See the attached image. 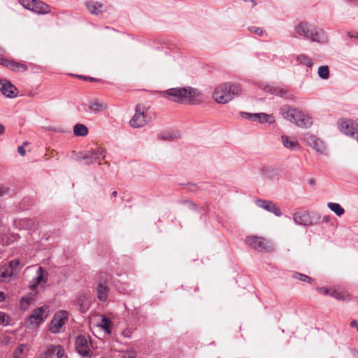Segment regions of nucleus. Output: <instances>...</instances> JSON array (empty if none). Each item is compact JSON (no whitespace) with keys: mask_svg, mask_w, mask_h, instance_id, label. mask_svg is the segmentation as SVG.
Masks as SVG:
<instances>
[{"mask_svg":"<svg viewBox=\"0 0 358 358\" xmlns=\"http://www.w3.org/2000/svg\"><path fill=\"white\" fill-rule=\"evenodd\" d=\"M9 317L6 315L4 313L0 311V324H3L4 326L8 325L9 322Z\"/></svg>","mask_w":358,"mask_h":358,"instance_id":"nucleus-40","label":"nucleus"},{"mask_svg":"<svg viewBox=\"0 0 358 358\" xmlns=\"http://www.w3.org/2000/svg\"><path fill=\"white\" fill-rule=\"evenodd\" d=\"M163 96L174 102L191 105H199L202 103L203 99L201 92L196 88L191 87L170 88L161 92Z\"/></svg>","mask_w":358,"mask_h":358,"instance_id":"nucleus-1","label":"nucleus"},{"mask_svg":"<svg viewBox=\"0 0 358 358\" xmlns=\"http://www.w3.org/2000/svg\"><path fill=\"white\" fill-rule=\"evenodd\" d=\"M97 298L101 301H106L108 299V287L106 285L99 283L96 288Z\"/></svg>","mask_w":358,"mask_h":358,"instance_id":"nucleus-23","label":"nucleus"},{"mask_svg":"<svg viewBox=\"0 0 358 358\" xmlns=\"http://www.w3.org/2000/svg\"><path fill=\"white\" fill-rule=\"evenodd\" d=\"M5 131V127L3 124H0V135H2Z\"/></svg>","mask_w":358,"mask_h":358,"instance_id":"nucleus-54","label":"nucleus"},{"mask_svg":"<svg viewBox=\"0 0 358 358\" xmlns=\"http://www.w3.org/2000/svg\"><path fill=\"white\" fill-rule=\"evenodd\" d=\"M297 62L307 67H312L313 65V60L306 55H300L296 57Z\"/></svg>","mask_w":358,"mask_h":358,"instance_id":"nucleus-29","label":"nucleus"},{"mask_svg":"<svg viewBox=\"0 0 358 358\" xmlns=\"http://www.w3.org/2000/svg\"><path fill=\"white\" fill-rule=\"evenodd\" d=\"M11 189L9 187L6 185H1L0 187V196H3L6 195H10Z\"/></svg>","mask_w":358,"mask_h":358,"instance_id":"nucleus-39","label":"nucleus"},{"mask_svg":"<svg viewBox=\"0 0 358 358\" xmlns=\"http://www.w3.org/2000/svg\"><path fill=\"white\" fill-rule=\"evenodd\" d=\"M67 320L68 313L66 311L62 310L57 313L50 322L49 330L53 334L59 333Z\"/></svg>","mask_w":358,"mask_h":358,"instance_id":"nucleus-12","label":"nucleus"},{"mask_svg":"<svg viewBox=\"0 0 358 358\" xmlns=\"http://www.w3.org/2000/svg\"><path fill=\"white\" fill-rule=\"evenodd\" d=\"M348 35L350 38H358V32L357 31H349Z\"/></svg>","mask_w":358,"mask_h":358,"instance_id":"nucleus-47","label":"nucleus"},{"mask_svg":"<svg viewBox=\"0 0 358 358\" xmlns=\"http://www.w3.org/2000/svg\"><path fill=\"white\" fill-rule=\"evenodd\" d=\"M264 90L266 92L270 93L271 94H274L276 96H279L280 97H284L287 94V90L278 87V86H273L271 85H266Z\"/></svg>","mask_w":358,"mask_h":358,"instance_id":"nucleus-21","label":"nucleus"},{"mask_svg":"<svg viewBox=\"0 0 358 358\" xmlns=\"http://www.w3.org/2000/svg\"><path fill=\"white\" fill-rule=\"evenodd\" d=\"M189 189L192 192H196L197 189V186L194 184H189Z\"/></svg>","mask_w":358,"mask_h":358,"instance_id":"nucleus-51","label":"nucleus"},{"mask_svg":"<svg viewBox=\"0 0 358 358\" xmlns=\"http://www.w3.org/2000/svg\"><path fill=\"white\" fill-rule=\"evenodd\" d=\"M317 74L320 78L327 80L329 78V69L328 66H321L319 67Z\"/></svg>","mask_w":358,"mask_h":358,"instance_id":"nucleus-30","label":"nucleus"},{"mask_svg":"<svg viewBox=\"0 0 358 358\" xmlns=\"http://www.w3.org/2000/svg\"><path fill=\"white\" fill-rule=\"evenodd\" d=\"M293 278L303 282H307L308 283L312 282V278L310 276L300 273L293 274Z\"/></svg>","mask_w":358,"mask_h":358,"instance_id":"nucleus-34","label":"nucleus"},{"mask_svg":"<svg viewBox=\"0 0 358 358\" xmlns=\"http://www.w3.org/2000/svg\"><path fill=\"white\" fill-rule=\"evenodd\" d=\"M293 220L296 224L303 226H310L315 224L317 221H314L308 211L296 212L293 215Z\"/></svg>","mask_w":358,"mask_h":358,"instance_id":"nucleus-14","label":"nucleus"},{"mask_svg":"<svg viewBox=\"0 0 358 358\" xmlns=\"http://www.w3.org/2000/svg\"><path fill=\"white\" fill-rule=\"evenodd\" d=\"M117 289L120 293H123V294L129 293L128 285L127 284H123L121 286H117Z\"/></svg>","mask_w":358,"mask_h":358,"instance_id":"nucleus-42","label":"nucleus"},{"mask_svg":"<svg viewBox=\"0 0 358 358\" xmlns=\"http://www.w3.org/2000/svg\"><path fill=\"white\" fill-rule=\"evenodd\" d=\"M255 203L258 207L273 213L277 217H280L282 215L280 208L271 201L257 199L255 201Z\"/></svg>","mask_w":358,"mask_h":358,"instance_id":"nucleus-15","label":"nucleus"},{"mask_svg":"<svg viewBox=\"0 0 358 358\" xmlns=\"http://www.w3.org/2000/svg\"><path fill=\"white\" fill-rule=\"evenodd\" d=\"M42 354H45L48 358H62L64 354V350L61 345H50Z\"/></svg>","mask_w":358,"mask_h":358,"instance_id":"nucleus-18","label":"nucleus"},{"mask_svg":"<svg viewBox=\"0 0 358 358\" xmlns=\"http://www.w3.org/2000/svg\"><path fill=\"white\" fill-rule=\"evenodd\" d=\"M117 194V192L116 191H113L112 192V196L115 197Z\"/></svg>","mask_w":358,"mask_h":358,"instance_id":"nucleus-57","label":"nucleus"},{"mask_svg":"<svg viewBox=\"0 0 358 358\" xmlns=\"http://www.w3.org/2000/svg\"><path fill=\"white\" fill-rule=\"evenodd\" d=\"M98 327L102 328L106 334H110L112 331V322L110 318L102 316L101 321L98 324Z\"/></svg>","mask_w":358,"mask_h":358,"instance_id":"nucleus-25","label":"nucleus"},{"mask_svg":"<svg viewBox=\"0 0 358 358\" xmlns=\"http://www.w3.org/2000/svg\"><path fill=\"white\" fill-rule=\"evenodd\" d=\"M10 267H15V266L18 265L19 264V261L18 260H12L10 262Z\"/></svg>","mask_w":358,"mask_h":358,"instance_id":"nucleus-50","label":"nucleus"},{"mask_svg":"<svg viewBox=\"0 0 358 358\" xmlns=\"http://www.w3.org/2000/svg\"><path fill=\"white\" fill-rule=\"evenodd\" d=\"M147 123L145 115L141 107L137 105L135 108V114L129 121V124L132 128L138 129L143 127Z\"/></svg>","mask_w":358,"mask_h":358,"instance_id":"nucleus-13","label":"nucleus"},{"mask_svg":"<svg viewBox=\"0 0 358 358\" xmlns=\"http://www.w3.org/2000/svg\"><path fill=\"white\" fill-rule=\"evenodd\" d=\"M85 6L89 12L96 16L102 15L103 12L105 10V6L103 3L95 1H90L85 2Z\"/></svg>","mask_w":358,"mask_h":358,"instance_id":"nucleus-17","label":"nucleus"},{"mask_svg":"<svg viewBox=\"0 0 358 358\" xmlns=\"http://www.w3.org/2000/svg\"><path fill=\"white\" fill-rule=\"evenodd\" d=\"M340 131L358 141V124L350 119L342 118L338 122Z\"/></svg>","mask_w":358,"mask_h":358,"instance_id":"nucleus-9","label":"nucleus"},{"mask_svg":"<svg viewBox=\"0 0 358 358\" xmlns=\"http://www.w3.org/2000/svg\"><path fill=\"white\" fill-rule=\"evenodd\" d=\"M187 204L189 205V207L192 209H194L196 208V204L193 202L189 201L187 202Z\"/></svg>","mask_w":358,"mask_h":358,"instance_id":"nucleus-53","label":"nucleus"},{"mask_svg":"<svg viewBox=\"0 0 358 358\" xmlns=\"http://www.w3.org/2000/svg\"><path fill=\"white\" fill-rule=\"evenodd\" d=\"M34 301V298L31 294H27L21 299V304L22 306H24V303L26 305H29Z\"/></svg>","mask_w":358,"mask_h":358,"instance_id":"nucleus-37","label":"nucleus"},{"mask_svg":"<svg viewBox=\"0 0 358 358\" xmlns=\"http://www.w3.org/2000/svg\"><path fill=\"white\" fill-rule=\"evenodd\" d=\"M295 31L299 36L314 42H324L326 39L324 31L306 22H301L295 27Z\"/></svg>","mask_w":358,"mask_h":358,"instance_id":"nucleus-4","label":"nucleus"},{"mask_svg":"<svg viewBox=\"0 0 358 358\" xmlns=\"http://www.w3.org/2000/svg\"><path fill=\"white\" fill-rule=\"evenodd\" d=\"M133 333L134 329L132 328L128 327L122 331V335L125 338H131Z\"/></svg>","mask_w":358,"mask_h":358,"instance_id":"nucleus-41","label":"nucleus"},{"mask_svg":"<svg viewBox=\"0 0 358 358\" xmlns=\"http://www.w3.org/2000/svg\"><path fill=\"white\" fill-rule=\"evenodd\" d=\"M178 132L174 133H166L163 134H160L159 136V138L163 139V140H171L178 136Z\"/></svg>","mask_w":358,"mask_h":358,"instance_id":"nucleus-35","label":"nucleus"},{"mask_svg":"<svg viewBox=\"0 0 358 358\" xmlns=\"http://www.w3.org/2000/svg\"><path fill=\"white\" fill-rule=\"evenodd\" d=\"M0 90L8 98H14L17 95V89L9 81L0 80Z\"/></svg>","mask_w":358,"mask_h":358,"instance_id":"nucleus-16","label":"nucleus"},{"mask_svg":"<svg viewBox=\"0 0 358 358\" xmlns=\"http://www.w3.org/2000/svg\"><path fill=\"white\" fill-rule=\"evenodd\" d=\"M241 116L243 119H247V120H250V118L252 117V113H247V112H241Z\"/></svg>","mask_w":358,"mask_h":358,"instance_id":"nucleus-45","label":"nucleus"},{"mask_svg":"<svg viewBox=\"0 0 358 358\" xmlns=\"http://www.w3.org/2000/svg\"><path fill=\"white\" fill-rule=\"evenodd\" d=\"M280 111L285 119L294 123L299 127L308 128L313 124L311 117L297 108L284 106Z\"/></svg>","mask_w":358,"mask_h":358,"instance_id":"nucleus-3","label":"nucleus"},{"mask_svg":"<svg viewBox=\"0 0 358 358\" xmlns=\"http://www.w3.org/2000/svg\"><path fill=\"white\" fill-rule=\"evenodd\" d=\"M245 243L252 246L254 249L259 252H270L272 250V245L270 242L259 236H248L245 239Z\"/></svg>","mask_w":358,"mask_h":358,"instance_id":"nucleus-10","label":"nucleus"},{"mask_svg":"<svg viewBox=\"0 0 358 358\" xmlns=\"http://www.w3.org/2000/svg\"><path fill=\"white\" fill-rule=\"evenodd\" d=\"M47 130L48 131H57V129L52 127H49L47 128Z\"/></svg>","mask_w":358,"mask_h":358,"instance_id":"nucleus-56","label":"nucleus"},{"mask_svg":"<svg viewBox=\"0 0 358 358\" xmlns=\"http://www.w3.org/2000/svg\"><path fill=\"white\" fill-rule=\"evenodd\" d=\"M12 273L9 268H0V281L7 282L10 280Z\"/></svg>","mask_w":358,"mask_h":358,"instance_id":"nucleus-31","label":"nucleus"},{"mask_svg":"<svg viewBox=\"0 0 358 358\" xmlns=\"http://www.w3.org/2000/svg\"><path fill=\"white\" fill-rule=\"evenodd\" d=\"M73 133L76 136H85L88 134L87 127L83 124H77L73 127Z\"/></svg>","mask_w":358,"mask_h":358,"instance_id":"nucleus-26","label":"nucleus"},{"mask_svg":"<svg viewBox=\"0 0 358 358\" xmlns=\"http://www.w3.org/2000/svg\"><path fill=\"white\" fill-rule=\"evenodd\" d=\"M241 91L240 84L227 83L217 86L213 92V96L217 103L224 104L238 96Z\"/></svg>","mask_w":358,"mask_h":358,"instance_id":"nucleus-2","label":"nucleus"},{"mask_svg":"<svg viewBox=\"0 0 358 358\" xmlns=\"http://www.w3.org/2000/svg\"><path fill=\"white\" fill-rule=\"evenodd\" d=\"M136 353L134 350H127L124 352L121 355L122 358H136Z\"/></svg>","mask_w":358,"mask_h":358,"instance_id":"nucleus-38","label":"nucleus"},{"mask_svg":"<svg viewBox=\"0 0 358 358\" xmlns=\"http://www.w3.org/2000/svg\"><path fill=\"white\" fill-rule=\"evenodd\" d=\"M106 151L100 147L76 153V160L85 161V164H100L105 158Z\"/></svg>","mask_w":358,"mask_h":358,"instance_id":"nucleus-5","label":"nucleus"},{"mask_svg":"<svg viewBox=\"0 0 358 358\" xmlns=\"http://www.w3.org/2000/svg\"><path fill=\"white\" fill-rule=\"evenodd\" d=\"M49 308L48 306H42L34 309L32 313L25 320V323L29 328H34L42 323L48 316Z\"/></svg>","mask_w":358,"mask_h":358,"instance_id":"nucleus-7","label":"nucleus"},{"mask_svg":"<svg viewBox=\"0 0 358 358\" xmlns=\"http://www.w3.org/2000/svg\"><path fill=\"white\" fill-rule=\"evenodd\" d=\"M47 272L41 267H38L36 271V276L31 280L33 286H36L41 282H46L47 281Z\"/></svg>","mask_w":358,"mask_h":358,"instance_id":"nucleus-22","label":"nucleus"},{"mask_svg":"<svg viewBox=\"0 0 358 358\" xmlns=\"http://www.w3.org/2000/svg\"><path fill=\"white\" fill-rule=\"evenodd\" d=\"M330 296L334 297V299L337 300H342L345 301L348 300L349 296L347 294H345L343 293L339 292L336 290H331L330 292Z\"/></svg>","mask_w":358,"mask_h":358,"instance_id":"nucleus-32","label":"nucleus"},{"mask_svg":"<svg viewBox=\"0 0 358 358\" xmlns=\"http://www.w3.org/2000/svg\"><path fill=\"white\" fill-rule=\"evenodd\" d=\"M248 30L257 36H262L264 35V31L260 28L255 26H250L248 27Z\"/></svg>","mask_w":358,"mask_h":358,"instance_id":"nucleus-36","label":"nucleus"},{"mask_svg":"<svg viewBox=\"0 0 358 358\" xmlns=\"http://www.w3.org/2000/svg\"><path fill=\"white\" fill-rule=\"evenodd\" d=\"M327 206L338 216L342 215L345 213L344 208H342L339 203L329 202L328 203Z\"/></svg>","mask_w":358,"mask_h":358,"instance_id":"nucleus-28","label":"nucleus"},{"mask_svg":"<svg viewBox=\"0 0 358 358\" xmlns=\"http://www.w3.org/2000/svg\"><path fill=\"white\" fill-rule=\"evenodd\" d=\"M257 122L261 124L268 123L271 124L275 122V118L273 115H269L265 113H259Z\"/></svg>","mask_w":358,"mask_h":358,"instance_id":"nucleus-27","label":"nucleus"},{"mask_svg":"<svg viewBox=\"0 0 358 358\" xmlns=\"http://www.w3.org/2000/svg\"><path fill=\"white\" fill-rule=\"evenodd\" d=\"M89 108L94 113H99L106 110L107 108V105L103 102L94 100L90 103Z\"/></svg>","mask_w":358,"mask_h":358,"instance_id":"nucleus-24","label":"nucleus"},{"mask_svg":"<svg viewBox=\"0 0 358 358\" xmlns=\"http://www.w3.org/2000/svg\"><path fill=\"white\" fill-rule=\"evenodd\" d=\"M314 183H315L314 180H313V179L310 180V185H313Z\"/></svg>","mask_w":358,"mask_h":358,"instance_id":"nucleus-59","label":"nucleus"},{"mask_svg":"<svg viewBox=\"0 0 358 358\" xmlns=\"http://www.w3.org/2000/svg\"><path fill=\"white\" fill-rule=\"evenodd\" d=\"M92 341L89 335L80 334L75 339V349L82 358H92Z\"/></svg>","mask_w":358,"mask_h":358,"instance_id":"nucleus-6","label":"nucleus"},{"mask_svg":"<svg viewBox=\"0 0 358 358\" xmlns=\"http://www.w3.org/2000/svg\"><path fill=\"white\" fill-rule=\"evenodd\" d=\"M17 152L22 156H24L26 154V150L23 145H20L17 148Z\"/></svg>","mask_w":358,"mask_h":358,"instance_id":"nucleus-46","label":"nucleus"},{"mask_svg":"<svg viewBox=\"0 0 358 358\" xmlns=\"http://www.w3.org/2000/svg\"><path fill=\"white\" fill-rule=\"evenodd\" d=\"M282 145L287 149L292 151L300 150V145L297 141L294 138H289L285 135L281 136Z\"/></svg>","mask_w":358,"mask_h":358,"instance_id":"nucleus-20","label":"nucleus"},{"mask_svg":"<svg viewBox=\"0 0 358 358\" xmlns=\"http://www.w3.org/2000/svg\"><path fill=\"white\" fill-rule=\"evenodd\" d=\"M328 220H329V219H328L327 217H325V216H324V217H323V221H324V222H328Z\"/></svg>","mask_w":358,"mask_h":358,"instance_id":"nucleus-58","label":"nucleus"},{"mask_svg":"<svg viewBox=\"0 0 358 358\" xmlns=\"http://www.w3.org/2000/svg\"><path fill=\"white\" fill-rule=\"evenodd\" d=\"M88 79L90 80H94V78H89Z\"/></svg>","mask_w":358,"mask_h":358,"instance_id":"nucleus-60","label":"nucleus"},{"mask_svg":"<svg viewBox=\"0 0 358 358\" xmlns=\"http://www.w3.org/2000/svg\"><path fill=\"white\" fill-rule=\"evenodd\" d=\"M20 3L27 10L39 15L50 13V7L40 0H19Z\"/></svg>","mask_w":358,"mask_h":358,"instance_id":"nucleus-8","label":"nucleus"},{"mask_svg":"<svg viewBox=\"0 0 358 358\" xmlns=\"http://www.w3.org/2000/svg\"><path fill=\"white\" fill-rule=\"evenodd\" d=\"M23 351V347L22 346H18L15 352H14V357L15 358H18V355L22 353Z\"/></svg>","mask_w":358,"mask_h":358,"instance_id":"nucleus-44","label":"nucleus"},{"mask_svg":"<svg viewBox=\"0 0 358 358\" xmlns=\"http://www.w3.org/2000/svg\"><path fill=\"white\" fill-rule=\"evenodd\" d=\"M78 304L80 306V310L82 313H85L89 308V304L85 301V296H79L78 298Z\"/></svg>","mask_w":358,"mask_h":358,"instance_id":"nucleus-33","label":"nucleus"},{"mask_svg":"<svg viewBox=\"0 0 358 358\" xmlns=\"http://www.w3.org/2000/svg\"><path fill=\"white\" fill-rule=\"evenodd\" d=\"M317 290L320 293L322 294L323 295H327V294L330 295V292L331 291V290H329L327 288H326L324 287H317Z\"/></svg>","mask_w":358,"mask_h":358,"instance_id":"nucleus-43","label":"nucleus"},{"mask_svg":"<svg viewBox=\"0 0 358 358\" xmlns=\"http://www.w3.org/2000/svg\"><path fill=\"white\" fill-rule=\"evenodd\" d=\"M350 327L352 328H356L357 331H358V324L356 320H352L350 322Z\"/></svg>","mask_w":358,"mask_h":358,"instance_id":"nucleus-48","label":"nucleus"},{"mask_svg":"<svg viewBox=\"0 0 358 358\" xmlns=\"http://www.w3.org/2000/svg\"><path fill=\"white\" fill-rule=\"evenodd\" d=\"M308 145L315 151L320 153H324L325 151V145L324 143L316 138L315 136H310L308 139Z\"/></svg>","mask_w":358,"mask_h":358,"instance_id":"nucleus-19","label":"nucleus"},{"mask_svg":"<svg viewBox=\"0 0 358 358\" xmlns=\"http://www.w3.org/2000/svg\"><path fill=\"white\" fill-rule=\"evenodd\" d=\"M5 55V50L0 47V64L3 66L16 72H23L27 70V66L25 64L6 59Z\"/></svg>","mask_w":358,"mask_h":358,"instance_id":"nucleus-11","label":"nucleus"},{"mask_svg":"<svg viewBox=\"0 0 358 358\" xmlns=\"http://www.w3.org/2000/svg\"><path fill=\"white\" fill-rule=\"evenodd\" d=\"M5 299V294L3 292L0 291V302L4 301Z\"/></svg>","mask_w":358,"mask_h":358,"instance_id":"nucleus-55","label":"nucleus"},{"mask_svg":"<svg viewBox=\"0 0 358 358\" xmlns=\"http://www.w3.org/2000/svg\"><path fill=\"white\" fill-rule=\"evenodd\" d=\"M259 113H252V117L250 120L257 122L258 121Z\"/></svg>","mask_w":358,"mask_h":358,"instance_id":"nucleus-49","label":"nucleus"},{"mask_svg":"<svg viewBox=\"0 0 358 358\" xmlns=\"http://www.w3.org/2000/svg\"><path fill=\"white\" fill-rule=\"evenodd\" d=\"M351 352H352V355L353 356L354 358H358V350L352 349L351 350Z\"/></svg>","mask_w":358,"mask_h":358,"instance_id":"nucleus-52","label":"nucleus"}]
</instances>
